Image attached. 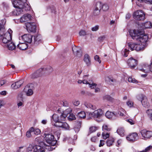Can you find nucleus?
<instances>
[{"label":"nucleus","mask_w":152,"mask_h":152,"mask_svg":"<svg viewBox=\"0 0 152 152\" xmlns=\"http://www.w3.org/2000/svg\"><path fill=\"white\" fill-rule=\"evenodd\" d=\"M129 32L130 35L134 39L137 40L142 43H145L148 41V37L147 35H143L142 32L139 30H130Z\"/></svg>","instance_id":"f257e3e1"},{"label":"nucleus","mask_w":152,"mask_h":152,"mask_svg":"<svg viewBox=\"0 0 152 152\" xmlns=\"http://www.w3.org/2000/svg\"><path fill=\"white\" fill-rule=\"evenodd\" d=\"M42 143L43 144V146L39 145L34 146L33 152H45V149L48 151H52L54 149L49 145H47L43 142H42Z\"/></svg>","instance_id":"f03ea898"},{"label":"nucleus","mask_w":152,"mask_h":152,"mask_svg":"<svg viewBox=\"0 0 152 152\" xmlns=\"http://www.w3.org/2000/svg\"><path fill=\"white\" fill-rule=\"evenodd\" d=\"M12 31L9 28L6 33L2 35V38L0 39H2L3 43L7 44L10 42L12 39Z\"/></svg>","instance_id":"7ed1b4c3"},{"label":"nucleus","mask_w":152,"mask_h":152,"mask_svg":"<svg viewBox=\"0 0 152 152\" xmlns=\"http://www.w3.org/2000/svg\"><path fill=\"white\" fill-rule=\"evenodd\" d=\"M45 138L46 140V142L51 147V146H54L56 144L57 141L56 140H54V137L53 135L45 133Z\"/></svg>","instance_id":"20e7f679"},{"label":"nucleus","mask_w":152,"mask_h":152,"mask_svg":"<svg viewBox=\"0 0 152 152\" xmlns=\"http://www.w3.org/2000/svg\"><path fill=\"white\" fill-rule=\"evenodd\" d=\"M34 89L35 85L33 83H30L26 86L24 91L27 96H30L33 94V90Z\"/></svg>","instance_id":"39448f33"},{"label":"nucleus","mask_w":152,"mask_h":152,"mask_svg":"<svg viewBox=\"0 0 152 152\" xmlns=\"http://www.w3.org/2000/svg\"><path fill=\"white\" fill-rule=\"evenodd\" d=\"M145 15L143 12L141 10H138L133 14L134 19L138 20H143L145 19Z\"/></svg>","instance_id":"423d86ee"},{"label":"nucleus","mask_w":152,"mask_h":152,"mask_svg":"<svg viewBox=\"0 0 152 152\" xmlns=\"http://www.w3.org/2000/svg\"><path fill=\"white\" fill-rule=\"evenodd\" d=\"M140 132L142 137V139L146 140L152 137V132L151 131L144 129L141 130Z\"/></svg>","instance_id":"0eeeda50"},{"label":"nucleus","mask_w":152,"mask_h":152,"mask_svg":"<svg viewBox=\"0 0 152 152\" xmlns=\"http://www.w3.org/2000/svg\"><path fill=\"white\" fill-rule=\"evenodd\" d=\"M102 129L104 131L102 133V137L105 140L109 137L110 134L108 132L106 133L105 131L109 132L111 130V129L106 124H104L102 126Z\"/></svg>","instance_id":"6e6552de"},{"label":"nucleus","mask_w":152,"mask_h":152,"mask_svg":"<svg viewBox=\"0 0 152 152\" xmlns=\"http://www.w3.org/2000/svg\"><path fill=\"white\" fill-rule=\"evenodd\" d=\"M103 111L102 110L99 109L95 110L92 113H90L89 115L92 116L95 118H100L102 116Z\"/></svg>","instance_id":"1a4fd4ad"},{"label":"nucleus","mask_w":152,"mask_h":152,"mask_svg":"<svg viewBox=\"0 0 152 152\" xmlns=\"http://www.w3.org/2000/svg\"><path fill=\"white\" fill-rule=\"evenodd\" d=\"M49 72L48 69L45 67L39 69L34 73L33 75L34 76H36L40 75L41 74L44 75V74L45 73L46 74V75H48Z\"/></svg>","instance_id":"9d476101"},{"label":"nucleus","mask_w":152,"mask_h":152,"mask_svg":"<svg viewBox=\"0 0 152 152\" xmlns=\"http://www.w3.org/2000/svg\"><path fill=\"white\" fill-rule=\"evenodd\" d=\"M32 36L30 34H26L19 37V39H23L24 42L31 43L32 41Z\"/></svg>","instance_id":"9b49d317"},{"label":"nucleus","mask_w":152,"mask_h":152,"mask_svg":"<svg viewBox=\"0 0 152 152\" xmlns=\"http://www.w3.org/2000/svg\"><path fill=\"white\" fill-rule=\"evenodd\" d=\"M24 3L22 0H16L13 1L12 4L15 8L21 9L24 7Z\"/></svg>","instance_id":"f8f14e48"},{"label":"nucleus","mask_w":152,"mask_h":152,"mask_svg":"<svg viewBox=\"0 0 152 152\" xmlns=\"http://www.w3.org/2000/svg\"><path fill=\"white\" fill-rule=\"evenodd\" d=\"M127 64L130 68L134 69L137 64V61L132 58H131L128 60Z\"/></svg>","instance_id":"ddd939ff"},{"label":"nucleus","mask_w":152,"mask_h":152,"mask_svg":"<svg viewBox=\"0 0 152 152\" xmlns=\"http://www.w3.org/2000/svg\"><path fill=\"white\" fill-rule=\"evenodd\" d=\"M101 2H98L96 3L93 12V14L94 16H96L99 15L101 11Z\"/></svg>","instance_id":"4468645a"},{"label":"nucleus","mask_w":152,"mask_h":152,"mask_svg":"<svg viewBox=\"0 0 152 152\" xmlns=\"http://www.w3.org/2000/svg\"><path fill=\"white\" fill-rule=\"evenodd\" d=\"M26 26L28 31L33 32L36 31V26L34 23L27 22L26 23Z\"/></svg>","instance_id":"2eb2a0df"},{"label":"nucleus","mask_w":152,"mask_h":152,"mask_svg":"<svg viewBox=\"0 0 152 152\" xmlns=\"http://www.w3.org/2000/svg\"><path fill=\"white\" fill-rule=\"evenodd\" d=\"M126 138L129 141L134 142L138 139V137L137 133H133L128 135Z\"/></svg>","instance_id":"dca6fc26"},{"label":"nucleus","mask_w":152,"mask_h":152,"mask_svg":"<svg viewBox=\"0 0 152 152\" xmlns=\"http://www.w3.org/2000/svg\"><path fill=\"white\" fill-rule=\"evenodd\" d=\"M55 126L58 127H61L64 130H68L69 129V125L66 122H60L58 124H55Z\"/></svg>","instance_id":"f3484780"},{"label":"nucleus","mask_w":152,"mask_h":152,"mask_svg":"<svg viewBox=\"0 0 152 152\" xmlns=\"http://www.w3.org/2000/svg\"><path fill=\"white\" fill-rule=\"evenodd\" d=\"M139 70L145 73H147L149 71V66L146 64H144L142 65V67L139 66L138 68Z\"/></svg>","instance_id":"a211bd4d"},{"label":"nucleus","mask_w":152,"mask_h":152,"mask_svg":"<svg viewBox=\"0 0 152 152\" xmlns=\"http://www.w3.org/2000/svg\"><path fill=\"white\" fill-rule=\"evenodd\" d=\"M72 50L74 53L78 57H80L82 56V51L80 48L73 47L72 48Z\"/></svg>","instance_id":"6ab92c4d"},{"label":"nucleus","mask_w":152,"mask_h":152,"mask_svg":"<svg viewBox=\"0 0 152 152\" xmlns=\"http://www.w3.org/2000/svg\"><path fill=\"white\" fill-rule=\"evenodd\" d=\"M32 16L30 14H25L20 19V21L21 22L28 21L31 19Z\"/></svg>","instance_id":"aec40b11"},{"label":"nucleus","mask_w":152,"mask_h":152,"mask_svg":"<svg viewBox=\"0 0 152 152\" xmlns=\"http://www.w3.org/2000/svg\"><path fill=\"white\" fill-rule=\"evenodd\" d=\"M34 43L39 44L42 42V37L40 35L37 34L34 37Z\"/></svg>","instance_id":"412c9836"},{"label":"nucleus","mask_w":152,"mask_h":152,"mask_svg":"<svg viewBox=\"0 0 152 152\" xmlns=\"http://www.w3.org/2000/svg\"><path fill=\"white\" fill-rule=\"evenodd\" d=\"M105 116L109 119H115L116 115L113 112L107 111L105 113Z\"/></svg>","instance_id":"4be33fe9"},{"label":"nucleus","mask_w":152,"mask_h":152,"mask_svg":"<svg viewBox=\"0 0 152 152\" xmlns=\"http://www.w3.org/2000/svg\"><path fill=\"white\" fill-rule=\"evenodd\" d=\"M51 121L52 122L54 121L56 123L58 122V124L60 122L59 116L57 114H54L51 118Z\"/></svg>","instance_id":"5701e85b"},{"label":"nucleus","mask_w":152,"mask_h":152,"mask_svg":"<svg viewBox=\"0 0 152 152\" xmlns=\"http://www.w3.org/2000/svg\"><path fill=\"white\" fill-rule=\"evenodd\" d=\"M28 45L26 43H20L17 45L18 48L22 50H26L28 48Z\"/></svg>","instance_id":"b1692460"},{"label":"nucleus","mask_w":152,"mask_h":152,"mask_svg":"<svg viewBox=\"0 0 152 152\" xmlns=\"http://www.w3.org/2000/svg\"><path fill=\"white\" fill-rule=\"evenodd\" d=\"M82 122L80 121H77L75 123L74 129L76 133H78L81 126Z\"/></svg>","instance_id":"393cba45"},{"label":"nucleus","mask_w":152,"mask_h":152,"mask_svg":"<svg viewBox=\"0 0 152 152\" xmlns=\"http://www.w3.org/2000/svg\"><path fill=\"white\" fill-rule=\"evenodd\" d=\"M84 61L87 66H89L91 65V60L88 54H86L84 55Z\"/></svg>","instance_id":"a878e982"},{"label":"nucleus","mask_w":152,"mask_h":152,"mask_svg":"<svg viewBox=\"0 0 152 152\" xmlns=\"http://www.w3.org/2000/svg\"><path fill=\"white\" fill-rule=\"evenodd\" d=\"M7 46L8 49L11 50H14L16 48V46L14 43L11 41L10 42L7 44Z\"/></svg>","instance_id":"bb28decb"},{"label":"nucleus","mask_w":152,"mask_h":152,"mask_svg":"<svg viewBox=\"0 0 152 152\" xmlns=\"http://www.w3.org/2000/svg\"><path fill=\"white\" fill-rule=\"evenodd\" d=\"M142 105L145 107L148 108L150 106V104L148 102L147 98L146 96L144 98V99L141 102Z\"/></svg>","instance_id":"cd10ccee"},{"label":"nucleus","mask_w":152,"mask_h":152,"mask_svg":"<svg viewBox=\"0 0 152 152\" xmlns=\"http://www.w3.org/2000/svg\"><path fill=\"white\" fill-rule=\"evenodd\" d=\"M5 31L4 25L0 23V39L2 38V35Z\"/></svg>","instance_id":"c85d7f7f"},{"label":"nucleus","mask_w":152,"mask_h":152,"mask_svg":"<svg viewBox=\"0 0 152 152\" xmlns=\"http://www.w3.org/2000/svg\"><path fill=\"white\" fill-rule=\"evenodd\" d=\"M68 111L67 110H65L60 115V121H64L67 117L66 113Z\"/></svg>","instance_id":"c756f323"},{"label":"nucleus","mask_w":152,"mask_h":152,"mask_svg":"<svg viewBox=\"0 0 152 152\" xmlns=\"http://www.w3.org/2000/svg\"><path fill=\"white\" fill-rule=\"evenodd\" d=\"M85 105L87 108L91 109L92 110H94L96 109V107L94 105L90 103L86 102L85 103Z\"/></svg>","instance_id":"7c9ffc66"},{"label":"nucleus","mask_w":152,"mask_h":152,"mask_svg":"<svg viewBox=\"0 0 152 152\" xmlns=\"http://www.w3.org/2000/svg\"><path fill=\"white\" fill-rule=\"evenodd\" d=\"M117 133L121 136L124 135V130L122 128H119L117 130Z\"/></svg>","instance_id":"2f4dec72"},{"label":"nucleus","mask_w":152,"mask_h":152,"mask_svg":"<svg viewBox=\"0 0 152 152\" xmlns=\"http://www.w3.org/2000/svg\"><path fill=\"white\" fill-rule=\"evenodd\" d=\"M114 141V139L113 138H110L106 142L107 146H110L112 145Z\"/></svg>","instance_id":"473e14b6"},{"label":"nucleus","mask_w":152,"mask_h":152,"mask_svg":"<svg viewBox=\"0 0 152 152\" xmlns=\"http://www.w3.org/2000/svg\"><path fill=\"white\" fill-rule=\"evenodd\" d=\"M101 10L102 9L103 11H106L109 9V7L107 4H103L101 2Z\"/></svg>","instance_id":"72a5a7b5"},{"label":"nucleus","mask_w":152,"mask_h":152,"mask_svg":"<svg viewBox=\"0 0 152 152\" xmlns=\"http://www.w3.org/2000/svg\"><path fill=\"white\" fill-rule=\"evenodd\" d=\"M134 49L137 51H139L142 50L144 49V48L141 45L136 44Z\"/></svg>","instance_id":"f704fd0d"},{"label":"nucleus","mask_w":152,"mask_h":152,"mask_svg":"<svg viewBox=\"0 0 152 152\" xmlns=\"http://www.w3.org/2000/svg\"><path fill=\"white\" fill-rule=\"evenodd\" d=\"M106 81L108 83L112 84V82H114L115 80L113 79L112 77H107L105 78Z\"/></svg>","instance_id":"c9c22d12"},{"label":"nucleus","mask_w":152,"mask_h":152,"mask_svg":"<svg viewBox=\"0 0 152 152\" xmlns=\"http://www.w3.org/2000/svg\"><path fill=\"white\" fill-rule=\"evenodd\" d=\"M136 45V44L132 42H130L128 43V45L129 48L132 51L134 50V49Z\"/></svg>","instance_id":"e433bc0d"},{"label":"nucleus","mask_w":152,"mask_h":152,"mask_svg":"<svg viewBox=\"0 0 152 152\" xmlns=\"http://www.w3.org/2000/svg\"><path fill=\"white\" fill-rule=\"evenodd\" d=\"M34 130V128L33 127L31 128L26 133V136L28 137H31V132H33V131Z\"/></svg>","instance_id":"4c0bfd02"},{"label":"nucleus","mask_w":152,"mask_h":152,"mask_svg":"<svg viewBox=\"0 0 152 152\" xmlns=\"http://www.w3.org/2000/svg\"><path fill=\"white\" fill-rule=\"evenodd\" d=\"M145 97L146 96L143 94H139L137 96L136 98L138 100L141 102Z\"/></svg>","instance_id":"58836bf2"},{"label":"nucleus","mask_w":152,"mask_h":152,"mask_svg":"<svg viewBox=\"0 0 152 152\" xmlns=\"http://www.w3.org/2000/svg\"><path fill=\"white\" fill-rule=\"evenodd\" d=\"M77 115L80 118H84L86 117V114L84 112L81 111L78 113Z\"/></svg>","instance_id":"ea45409f"},{"label":"nucleus","mask_w":152,"mask_h":152,"mask_svg":"<svg viewBox=\"0 0 152 152\" xmlns=\"http://www.w3.org/2000/svg\"><path fill=\"white\" fill-rule=\"evenodd\" d=\"M146 113L151 120L152 121V110L151 109L147 110Z\"/></svg>","instance_id":"a19ab883"},{"label":"nucleus","mask_w":152,"mask_h":152,"mask_svg":"<svg viewBox=\"0 0 152 152\" xmlns=\"http://www.w3.org/2000/svg\"><path fill=\"white\" fill-rule=\"evenodd\" d=\"M25 80L24 79L19 80L18 81L16 82V83L18 85L19 88L24 83Z\"/></svg>","instance_id":"79ce46f5"},{"label":"nucleus","mask_w":152,"mask_h":152,"mask_svg":"<svg viewBox=\"0 0 152 152\" xmlns=\"http://www.w3.org/2000/svg\"><path fill=\"white\" fill-rule=\"evenodd\" d=\"M103 99L104 100L112 101L113 98L109 95H106L103 97Z\"/></svg>","instance_id":"37998d69"},{"label":"nucleus","mask_w":152,"mask_h":152,"mask_svg":"<svg viewBox=\"0 0 152 152\" xmlns=\"http://www.w3.org/2000/svg\"><path fill=\"white\" fill-rule=\"evenodd\" d=\"M68 118L69 121H72L75 119V115L72 113H70L69 116L68 117Z\"/></svg>","instance_id":"c03bdc74"},{"label":"nucleus","mask_w":152,"mask_h":152,"mask_svg":"<svg viewBox=\"0 0 152 152\" xmlns=\"http://www.w3.org/2000/svg\"><path fill=\"white\" fill-rule=\"evenodd\" d=\"M144 26L146 28H151L152 26V24L150 22L148 21L145 23Z\"/></svg>","instance_id":"a18cd8bd"},{"label":"nucleus","mask_w":152,"mask_h":152,"mask_svg":"<svg viewBox=\"0 0 152 152\" xmlns=\"http://www.w3.org/2000/svg\"><path fill=\"white\" fill-rule=\"evenodd\" d=\"M128 80L129 82L135 83L137 80L134 77H129L128 78Z\"/></svg>","instance_id":"49530a36"},{"label":"nucleus","mask_w":152,"mask_h":152,"mask_svg":"<svg viewBox=\"0 0 152 152\" xmlns=\"http://www.w3.org/2000/svg\"><path fill=\"white\" fill-rule=\"evenodd\" d=\"M138 2H145V3H147L148 4H152V0H138V1H136V3L137 4Z\"/></svg>","instance_id":"de8ad7c7"},{"label":"nucleus","mask_w":152,"mask_h":152,"mask_svg":"<svg viewBox=\"0 0 152 152\" xmlns=\"http://www.w3.org/2000/svg\"><path fill=\"white\" fill-rule=\"evenodd\" d=\"M17 85H17V84L15 82L13 83L11 85V88L13 89H15V90L17 89L18 88H19L18 87V86H17Z\"/></svg>","instance_id":"09e8293b"},{"label":"nucleus","mask_w":152,"mask_h":152,"mask_svg":"<svg viewBox=\"0 0 152 152\" xmlns=\"http://www.w3.org/2000/svg\"><path fill=\"white\" fill-rule=\"evenodd\" d=\"M34 146L33 145L30 144L27 148V151H31L34 150Z\"/></svg>","instance_id":"8fccbe9b"},{"label":"nucleus","mask_w":152,"mask_h":152,"mask_svg":"<svg viewBox=\"0 0 152 152\" xmlns=\"http://www.w3.org/2000/svg\"><path fill=\"white\" fill-rule=\"evenodd\" d=\"M50 8L51 9V12L52 13H53L55 14H56V8L53 6H51L50 7H49L48 9Z\"/></svg>","instance_id":"3c124183"},{"label":"nucleus","mask_w":152,"mask_h":152,"mask_svg":"<svg viewBox=\"0 0 152 152\" xmlns=\"http://www.w3.org/2000/svg\"><path fill=\"white\" fill-rule=\"evenodd\" d=\"M127 105L130 107H133L134 105V103L132 101L129 100L126 102Z\"/></svg>","instance_id":"603ef678"},{"label":"nucleus","mask_w":152,"mask_h":152,"mask_svg":"<svg viewBox=\"0 0 152 152\" xmlns=\"http://www.w3.org/2000/svg\"><path fill=\"white\" fill-rule=\"evenodd\" d=\"M118 112V114L120 116H123L124 115V113H125V110L122 108Z\"/></svg>","instance_id":"864d4df0"},{"label":"nucleus","mask_w":152,"mask_h":152,"mask_svg":"<svg viewBox=\"0 0 152 152\" xmlns=\"http://www.w3.org/2000/svg\"><path fill=\"white\" fill-rule=\"evenodd\" d=\"M33 132H34V134L36 135L39 134L41 132L40 130L39 129H34V130L33 131Z\"/></svg>","instance_id":"5fc2aeb1"},{"label":"nucleus","mask_w":152,"mask_h":152,"mask_svg":"<svg viewBox=\"0 0 152 152\" xmlns=\"http://www.w3.org/2000/svg\"><path fill=\"white\" fill-rule=\"evenodd\" d=\"M89 87L91 89H94L96 88L97 86V84L93 83H89Z\"/></svg>","instance_id":"6e6d98bb"},{"label":"nucleus","mask_w":152,"mask_h":152,"mask_svg":"<svg viewBox=\"0 0 152 152\" xmlns=\"http://www.w3.org/2000/svg\"><path fill=\"white\" fill-rule=\"evenodd\" d=\"M80 36H85L86 35V32L85 30H82L79 32Z\"/></svg>","instance_id":"4d7b16f0"},{"label":"nucleus","mask_w":152,"mask_h":152,"mask_svg":"<svg viewBox=\"0 0 152 152\" xmlns=\"http://www.w3.org/2000/svg\"><path fill=\"white\" fill-rule=\"evenodd\" d=\"M73 104L75 106H77L80 104V101L79 100H75L73 101Z\"/></svg>","instance_id":"13d9d810"},{"label":"nucleus","mask_w":152,"mask_h":152,"mask_svg":"<svg viewBox=\"0 0 152 152\" xmlns=\"http://www.w3.org/2000/svg\"><path fill=\"white\" fill-rule=\"evenodd\" d=\"M129 50L125 49L123 51V55L124 57H126L127 56L128 52Z\"/></svg>","instance_id":"bf43d9fd"},{"label":"nucleus","mask_w":152,"mask_h":152,"mask_svg":"<svg viewBox=\"0 0 152 152\" xmlns=\"http://www.w3.org/2000/svg\"><path fill=\"white\" fill-rule=\"evenodd\" d=\"M94 59L95 61L98 62L99 64L101 63V61L99 59V57L97 55H96L94 56Z\"/></svg>","instance_id":"052dcab7"},{"label":"nucleus","mask_w":152,"mask_h":152,"mask_svg":"<svg viewBox=\"0 0 152 152\" xmlns=\"http://www.w3.org/2000/svg\"><path fill=\"white\" fill-rule=\"evenodd\" d=\"M99 28V26H98L97 25L94 26L92 28L91 30L92 31H97Z\"/></svg>","instance_id":"680f3d73"},{"label":"nucleus","mask_w":152,"mask_h":152,"mask_svg":"<svg viewBox=\"0 0 152 152\" xmlns=\"http://www.w3.org/2000/svg\"><path fill=\"white\" fill-rule=\"evenodd\" d=\"M126 121L131 125H133L135 124L134 121L132 119H128Z\"/></svg>","instance_id":"e2e57ef3"},{"label":"nucleus","mask_w":152,"mask_h":152,"mask_svg":"<svg viewBox=\"0 0 152 152\" xmlns=\"http://www.w3.org/2000/svg\"><path fill=\"white\" fill-rule=\"evenodd\" d=\"M96 127H91L90 128V132L92 133L95 132L96 130Z\"/></svg>","instance_id":"0e129e2a"},{"label":"nucleus","mask_w":152,"mask_h":152,"mask_svg":"<svg viewBox=\"0 0 152 152\" xmlns=\"http://www.w3.org/2000/svg\"><path fill=\"white\" fill-rule=\"evenodd\" d=\"M105 37L104 35L101 36L98 38V40L100 42H102L105 39Z\"/></svg>","instance_id":"69168bd1"},{"label":"nucleus","mask_w":152,"mask_h":152,"mask_svg":"<svg viewBox=\"0 0 152 152\" xmlns=\"http://www.w3.org/2000/svg\"><path fill=\"white\" fill-rule=\"evenodd\" d=\"M152 149V146L150 145L146 148L145 149L146 152L149 151L150 150Z\"/></svg>","instance_id":"338daca9"},{"label":"nucleus","mask_w":152,"mask_h":152,"mask_svg":"<svg viewBox=\"0 0 152 152\" xmlns=\"http://www.w3.org/2000/svg\"><path fill=\"white\" fill-rule=\"evenodd\" d=\"M23 101H19L18 102L17 105L18 107L22 106L23 105Z\"/></svg>","instance_id":"774afa93"}]
</instances>
